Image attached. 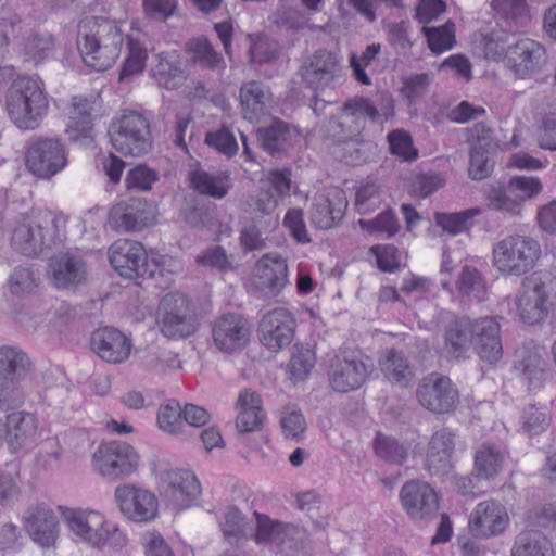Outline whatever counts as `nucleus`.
I'll use <instances>...</instances> for the list:
<instances>
[{"label":"nucleus","instance_id":"nucleus-3","mask_svg":"<svg viewBox=\"0 0 556 556\" xmlns=\"http://www.w3.org/2000/svg\"><path fill=\"white\" fill-rule=\"evenodd\" d=\"M5 109L20 129H35L47 114L48 99L40 79L21 76L7 90Z\"/></svg>","mask_w":556,"mask_h":556},{"label":"nucleus","instance_id":"nucleus-42","mask_svg":"<svg viewBox=\"0 0 556 556\" xmlns=\"http://www.w3.org/2000/svg\"><path fill=\"white\" fill-rule=\"evenodd\" d=\"M54 51L53 37L46 33H31L20 45V54L25 62L38 65L49 59Z\"/></svg>","mask_w":556,"mask_h":556},{"label":"nucleus","instance_id":"nucleus-31","mask_svg":"<svg viewBox=\"0 0 556 556\" xmlns=\"http://www.w3.org/2000/svg\"><path fill=\"white\" fill-rule=\"evenodd\" d=\"M260 285L271 295L278 294L288 285V265L277 253L263 255L255 266Z\"/></svg>","mask_w":556,"mask_h":556},{"label":"nucleus","instance_id":"nucleus-12","mask_svg":"<svg viewBox=\"0 0 556 556\" xmlns=\"http://www.w3.org/2000/svg\"><path fill=\"white\" fill-rule=\"evenodd\" d=\"M160 493L173 509L181 510L201 494V485L192 471L169 469L161 475Z\"/></svg>","mask_w":556,"mask_h":556},{"label":"nucleus","instance_id":"nucleus-53","mask_svg":"<svg viewBox=\"0 0 556 556\" xmlns=\"http://www.w3.org/2000/svg\"><path fill=\"white\" fill-rule=\"evenodd\" d=\"M128 54L119 73V80L131 78L142 73L147 59V48L135 38H128Z\"/></svg>","mask_w":556,"mask_h":556},{"label":"nucleus","instance_id":"nucleus-34","mask_svg":"<svg viewBox=\"0 0 556 556\" xmlns=\"http://www.w3.org/2000/svg\"><path fill=\"white\" fill-rule=\"evenodd\" d=\"M237 406L239 409L236 426L240 433L254 432L262 429L265 414L262 401L257 393L244 390L239 394Z\"/></svg>","mask_w":556,"mask_h":556},{"label":"nucleus","instance_id":"nucleus-30","mask_svg":"<svg viewBox=\"0 0 556 556\" xmlns=\"http://www.w3.org/2000/svg\"><path fill=\"white\" fill-rule=\"evenodd\" d=\"M91 348L103 361L118 364L128 358L131 343L121 331L103 328L92 333Z\"/></svg>","mask_w":556,"mask_h":556},{"label":"nucleus","instance_id":"nucleus-23","mask_svg":"<svg viewBox=\"0 0 556 556\" xmlns=\"http://www.w3.org/2000/svg\"><path fill=\"white\" fill-rule=\"evenodd\" d=\"M152 222L148 203L135 198L116 203L109 214L111 228L119 232L139 231Z\"/></svg>","mask_w":556,"mask_h":556},{"label":"nucleus","instance_id":"nucleus-37","mask_svg":"<svg viewBox=\"0 0 556 556\" xmlns=\"http://www.w3.org/2000/svg\"><path fill=\"white\" fill-rule=\"evenodd\" d=\"M230 177L227 172L211 174L202 168L189 172V181L192 189L203 195L223 199L229 191Z\"/></svg>","mask_w":556,"mask_h":556},{"label":"nucleus","instance_id":"nucleus-13","mask_svg":"<svg viewBox=\"0 0 556 556\" xmlns=\"http://www.w3.org/2000/svg\"><path fill=\"white\" fill-rule=\"evenodd\" d=\"M341 70L338 54L318 49L304 60L300 74L305 86L317 91L331 86L340 77Z\"/></svg>","mask_w":556,"mask_h":556},{"label":"nucleus","instance_id":"nucleus-5","mask_svg":"<svg viewBox=\"0 0 556 556\" xmlns=\"http://www.w3.org/2000/svg\"><path fill=\"white\" fill-rule=\"evenodd\" d=\"M541 256L540 243L530 236L508 235L492 249V264L504 277H521L534 268Z\"/></svg>","mask_w":556,"mask_h":556},{"label":"nucleus","instance_id":"nucleus-9","mask_svg":"<svg viewBox=\"0 0 556 556\" xmlns=\"http://www.w3.org/2000/svg\"><path fill=\"white\" fill-rule=\"evenodd\" d=\"M553 282L543 281L540 277H528L521 282V291L517 296L520 318L530 325L542 321L553 307L551 295Z\"/></svg>","mask_w":556,"mask_h":556},{"label":"nucleus","instance_id":"nucleus-61","mask_svg":"<svg viewBox=\"0 0 556 556\" xmlns=\"http://www.w3.org/2000/svg\"><path fill=\"white\" fill-rule=\"evenodd\" d=\"M488 200L490 208L494 211L510 215H518L520 213L522 203L516 193L508 192V185L505 188L491 189Z\"/></svg>","mask_w":556,"mask_h":556},{"label":"nucleus","instance_id":"nucleus-57","mask_svg":"<svg viewBox=\"0 0 556 556\" xmlns=\"http://www.w3.org/2000/svg\"><path fill=\"white\" fill-rule=\"evenodd\" d=\"M430 50L434 53H441L453 48L455 40V25L452 22L439 27H424Z\"/></svg>","mask_w":556,"mask_h":556},{"label":"nucleus","instance_id":"nucleus-28","mask_svg":"<svg viewBox=\"0 0 556 556\" xmlns=\"http://www.w3.org/2000/svg\"><path fill=\"white\" fill-rule=\"evenodd\" d=\"M25 529L30 538L42 547L54 545L59 536V522L54 513L45 505H37L27 510Z\"/></svg>","mask_w":556,"mask_h":556},{"label":"nucleus","instance_id":"nucleus-32","mask_svg":"<svg viewBox=\"0 0 556 556\" xmlns=\"http://www.w3.org/2000/svg\"><path fill=\"white\" fill-rule=\"evenodd\" d=\"M3 440L7 439L12 451H16L35 442L37 435L36 418L28 413L15 412L2 422Z\"/></svg>","mask_w":556,"mask_h":556},{"label":"nucleus","instance_id":"nucleus-26","mask_svg":"<svg viewBox=\"0 0 556 556\" xmlns=\"http://www.w3.org/2000/svg\"><path fill=\"white\" fill-rule=\"evenodd\" d=\"M48 274L54 287L71 289L85 281L87 270L80 256L67 252L50 260Z\"/></svg>","mask_w":556,"mask_h":556},{"label":"nucleus","instance_id":"nucleus-54","mask_svg":"<svg viewBox=\"0 0 556 556\" xmlns=\"http://www.w3.org/2000/svg\"><path fill=\"white\" fill-rule=\"evenodd\" d=\"M521 425L530 437L540 435L549 428L551 415L546 407L530 404L523 408Z\"/></svg>","mask_w":556,"mask_h":556},{"label":"nucleus","instance_id":"nucleus-64","mask_svg":"<svg viewBox=\"0 0 556 556\" xmlns=\"http://www.w3.org/2000/svg\"><path fill=\"white\" fill-rule=\"evenodd\" d=\"M199 265L227 273L235 269L232 256L227 255L224 248L219 245L210 247L197 256Z\"/></svg>","mask_w":556,"mask_h":556},{"label":"nucleus","instance_id":"nucleus-17","mask_svg":"<svg viewBox=\"0 0 556 556\" xmlns=\"http://www.w3.org/2000/svg\"><path fill=\"white\" fill-rule=\"evenodd\" d=\"M295 319L285 308H275L266 313L258 327L261 343L271 352L287 348L293 340Z\"/></svg>","mask_w":556,"mask_h":556},{"label":"nucleus","instance_id":"nucleus-55","mask_svg":"<svg viewBox=\"0 0 556 556\" xmlns=\"http://www.w3.org/2000/svg\"><path fill=\"white\" fill-rule=\"evenodd\" d=\"M23 28L21 14L9 5L0 9V54L9 51L10 37L17 35Z\"/></svg>","mask_w":556,"mask_h":556},{"label":"nucleus","instance_id":"nucleus-24","mask_svg":"<svg viewBox=\"0 0 556 556\" xmlns=\"http://www.w3.org/2000/svg\"><path fill=\"white\" fill-rule=\"evenodd\" d=\"M345 119L356 122L355 132H358L365 127L361 119L368 117L371 122H377L379 118L388 121L394 113V101L391 94L381 92L374 99L369 98H355L345 103Z\"/></svg>","mask_w":556,"mask_h":556},{"label":"nucleus","instance_id":"nucleus-7","mask_svg":"<svg viewBox=\"0 0 556 556\" xmlns=\"http://www.w3.org/2000/svg\"><path fill=\"white\" fill-rule=\"evenodd\" d=\"M157 323L162 333L172 339L187 338L193 334L198 327L187 298L179 292H169L162 298Z\"/></svg>","mask_w":556,"mask_h":556},{"label":"nucleus","instance_id":"nucleus-46","mask_svg":"<svg viewBox=\"0 0 556 556\" xmlns=\"http://www.w3.org/2000/svg\"><path fill=\"white\" fill-rule=\"evenodd\" d=\"M140 363L143 369L157 376L165 375L180 367L176 353L156 345L149 346L143 351L140 356Z\"/></svg>","mask_w":556,"mask_h":556},{"label":"nucleus","instance_id":"nucleus-29","mask_svg":"<svg viewBox=\"0 0 556 556\" xmlns=\"http://www.w3.org/2000/svg\"><path fill=\"white\" fill-rule=\"evenodd\" d=\"M475 319L466 316H452L444 327L445 354L451 358H462L467 355L475 336Z\"/></svg>","mask_w":556,"mask_h":556},{"label":"nucleus","instance_id":"nucleus-15","mask_svg":"<svg viewBox=\"0 0 556 556\" xmlns=\"http://www.w3.org/2000/svg\"><path fill=\"white\" fill-rule=\"evenodd\" d=\"M250 334L249 321L239 314H224L212 324L213 344L223 353L241 351L250 341Z\"/></svg>","mask_w":556,"mask_h":556},{"label":"nucleus","instance_id":"nucleus-56","mask_svg":"<svg viewBox=\"0 0 556 556\" xmlns=\"http://www.w3.org/2000/svg\"><path fill=\"white\" fill-rule=\"evenodd\" d=\"M489 144L486 139H479L471 148L468 173L475 180L486 178L492 170L488 151Z\"/></svg>","mask_w":556,"mask_h":556},{"label":"nucleus","instance_id":"nucleus-6","mask_svg":"<svg viewBox=\"0 0 556 556\" xmlns=\"http://www.w3.org/2000/svg\"><path fill=\"white\" fill-rule=\"evenodd\" d=\"M114 149L125 155L141 156L152 148L150 124L140 113L125 111L109 128Z\"/></svg>","mask_w":556,"mask_h":556},{"label":"nucleus","instance_id":"nucleus-27","mask_svg":"<svg viewBox=\"0 0 556 556\" xmlns=\"http://www.w3.org/2000/svg\"><path fill=\"white\" fill-rule=\"evenodd\" d=\"M475 348L479 357L489 363H497L503 355L501 327L496 318L483 317L475 319Z\"/></svg>","mask_w":556,"mask_h":556},{"label":"nucleus","instance_id":"nucleus-51","mask_svg":"<svg viewBox=\"0 0 556 556\" xmlns=\"http://www.w3.org/2000/svg\"><path fill=\"white\" fill-rule=\"evenodd\" d=\"M157 64L153 75L157 84L168 90L177 89L185 81L184 71L178 62L170 60L169 54L162 52L156 55Z\"/></svg>","mask_w":556,"mask_h":556},{"label":"nucleus","instance_id":"nucleus-59","mask_svg":"<svg viewBox=\"0 0 556 556\" xmlns=\"http://www.w3.org/2000/svg\"><path fill=\"white\" fill-rule=\"evenodd\" d=\"M275 228H263L256 222L249 219L240 231V247L243 253L262 251L267 247L265 233Z\"/></svg>","mask_w":556,"mask_h":556},{"label":"nucleus","instance_id":"nucleus-40","mask_svg":"<svg viewBox=\"0 0 556 556\" xmlns=\"http://www.w3.org/2000/svg\"><path fill=\"white\" fill-rule=\"evenodd\" d=\"M383 375L401 387H407L414 379V370L405 355L394 349L387 350L379 361Z\"/></svg>","mask_w":556,"mask_h":556},{"label":"nucleus","instance_id":"nucleus-49","mask_svg":"<svg viewBox=\"0 0 556 556\" xmlns=\"http://www.w3.org/2000/svg\"><path fill=\"white\" fill-rule=\"evenodd\" d=\"M503 453L494 444L481 445L475 455V470L477 478L492 479L501 470L503 464Z\"/></svg>","mask_w":556,"mask_h":556},{"label":"nucleus","instance_id":"nucleus-2","mask_svg":"<svg viewBox=\"0 0 556 556\" xmlns=\"http://www.w3.org/2000/svg\"><path fill=\"white\" fill-rule=\"evenodd\" d=\"M66 217L50 212H31L15 225L11 244L25 256H37L43 249L61 241Z\"/></svg>","mask_w":556,"mask_h":556},{"label":"nucleus","instance_id":"nucleus-52","mask_svg":"<svg viewBox=\"0 0 556 556\" xmlns=\"http://www.w3.org/2000/svg\"><path fill=\"white\" fill-rule=\"evenodd\" d=\"M457 288L462 294L478 301L486 295V282L481 273L473 266L465 265L457 280Z\"/></svg>","mask_w":556,"mask_h":556},{"label":"nucleus","instance_id":"nucleus-48","mask_svg":"<svg viewBox=\"0 0 556 556\" xmlns=\"http://www.w3.org/2000/svg\"><path fill=\"white\" fill-rule=\"evenodd\" d=\"M377 456L394 465L404 464L410 453V444L378 432L374 440Z\"/></svg>","mask_w":556,"mask_h":556},{"label":"nucleus","instance_id":"nucleus-4","mask_svg":"<svg viewBox=\"0 0 556 556\" xmlns=\"http://www.w3.org/2000/svg\"><path fill=\"white\" fill-rule=\"evenodd\" d=\"M63 519L77 539L92 547L122 548L127 543L122 530L97 510L66 509Z\"/></svg>","mask_w":556,"mask_h":556},{"label":"nucleus","instance_id":"nucleus-36","mask_svg":"<svg viewBox=\"0 0 556 556\" xmlns=\"http://www.w3.org/2000/svg\"><path fill=\"white\" fill-rule=\"evenodd\" d=\"M491 5L502 28L515 33L531 20L526 0H492Z\"/></svg>","mask_w":556,"mask_h":556},{"label":"nucleus","instance_id":"nucleus-47","mask_svg":"<svg viewBox=\"0 0 556 556\" xmlns=\"http://www.w3.org/2000/svg\"><path fill=\"white\" fill-rule=\"evenodd\" d=\"M277 206L278 200L269 190L261 192L249 203V219L263 228H276L279 223V217L275 214Z\"/></svg>","mask_w":556,"mask_h":556},{"label":"nucleus","instance_id":"nucleus-22","mask_svg":"<svg viewBox=\"0 0 556 556\" xmlns=\"http://www.w3.org/2000/svg\"><path fill=\"white\" fill-rule=\"evenodd\" d=\"M400 500L405 511L414 519L428 518L439 507L437 492L429 483L420 480L406 482L401 488Z\"/></svg>","mask_w":556,"mask_h":556},{"label":"nucleus","instance_id":"nucleus-43","mask_svg":"<svg viewBox=\"0 0 556 556\" xmlns=\"http://www.w3.org/2000/svg\"><path fill=\"white\" fill-rule=\"evenodd\" d=\"M516 368L531 389L541 388L545 379L546 363L542 355L534 350L521 349L518 351Z\"/></svg>","mask_w":556,"mask_h":556},{"label":"nucleus","instance_id":"nucleus-33","mask_svg":"<svg viewBox=\"0 0 556 556\" xmlns=\"http://www.w3.org/2000/svg\"><path fill=\"white\" fill-rule=\"evenodd\" d=\"M239 99L244 118L253 122L268 110L271 92L263 83L251 80L240 87Z\"/></svg>","mask_w":556,"mask_h":556},{"label":"nucleus","instance_id":"nucleus-45","mask_svg":"<svg viewBox=\"0 0 556 556\" xmlns=\"http://www.w3.org/2000/svg\"><path fill=\"white\" fill-rule=\"evenodd\" d=\"M31 369L27 354L17 346H0V375L23 380Z\"/></svg>","mask_w":556,"mask_h":556},{"label":"nucleus","instance_id":"nucleus-8","mask_svg":"<svg viewBox=\"0 0 556 556\" xmlns=\"http://www.w3.org/2000/svg\"><path fill=\"white\" fill-rule=\"evenodd\" d=\"M140 457L136 450L122 441L103 443L93 454L96 470L108 479L130 476L138 469Z\"/></svg>","mask_w":556,"mask_h":556},{"label":"nucleus","instance_id":"nucleus-35","mask_svg":"<svg viewBox=\"0 0 556 556\" xmlns=\"http://www.w3.org/2000/svg\"><path fill=\"white\" fill-rule=\"evenodd\" d=\"M256 532L255 541L258 544H274L280 548L288 539L302 534V529L291 523L273 520L265 515L255 513Z\"/></svg>","mask_w":556,"mask_h":556},{"label":"nucleus","instance_id":"nucleus-44","mask_svg":"<svg viewBox=\"0 0 556 556\" xmlns=\"http://www.w3.org/2000/svg\"><path fill=\"white\" fill-rule=\"evenodd\" d=\"M511 556H553V548L543 533L527 530L515 538Z\"/></svg>","mask_w":556,"mask_h":556},{"label":"nucleus","instance_id":"nucleus-10","mask_svg":"<svg viewBox=\"0 0 556 556\" xmlns=\"http://www.w3.org/2000/svg\"><path fill=\"white\" fill-rule=\"evenodd\" d=\"M416 396L419 404L433 414H448L458 404L459 393L452 380L432 372L421 379Z\"/></svg>","mask_w":556,"mask_h":556},{"label":"nucleus","instance_id":"nucleus-25","mask_svg":"<svg viewBox=\"0 0 556 556\" xmlns=\"http://www.w3.org/2000/svg\"><path fill=\"white\" fill-rule=\"evenodd\" d=\"M346 207L344 192L339 188H329L315 198L311 222L319 229H330L342 220Z\"/></svg>","mask_w":556,"mask_h":556},{"label":"nucleus","instance_id":"nucleus-11","mask_svg":"<svg viewBox=\"0 0 556 556\" xmlns=\"http://www.w3.org/2000/svg\"><path fill=\"white\" fill-rule=\"evenodd\" d=\"M67 164V154L62 141L58 138H39L26 152L28 170L43 179H50Z\"/></svg>","mask_w":556,"mask_h":556},{"label":"nucleus","instance_id":"nucleus-38","mask_svg":"<svg viewBox=\"0 0 556 556\" xmlns=\"http://www.w3.org/2000/svg\"><path fill=\"white\" fill-rule=\"evenodd\" d=\"M92 111L93 105L87 99H73L66 124V134L70 140L77 141L89 136L92 130Z\"/></svg>","mask_w":556,"mask_h":556},{"label":"nucleus","instance_id":"nucleus-39","mask_svg":"<svg viewBox=\"0 0 556 556\" xmlns=\"http://www.w3.org/2000/svg\"><path fill=\"white\" fill-rule=\"evenodd\" d=\"M261 147L271 155H280L292 146V132L287 123L275 119L269 126L258 129Z\"/></svg>","mask_w":556,"mask_h":556},{"label":"nucleus","instance_id":"nucleus-62","mask_svg":"<svg viewBox=\"0 0 556 556\" xmlns=\"http://www.w3.org/2000/svg\"><path fill=\"white\" fill-rule=\"evenodd\" d=\"M363 229L369 232L382 235L386 238H391L400 230V223L394 212L387 210L377 215L370 220H359Z\"/></svg>","mask_w":556,"mask_h":556},{"label":"nucleus","instance_id":"nucleus-14","mask_svg":"<svg viewBox=\"0 0 556 556\" xmlns=\"http://www.w3.org/2000/svg\"><path fill=\"white\" fill-rule=\"evenodd\" d=\"M115 501L122 514L135 522H149L156 518L159 502L151 491L134 484L115 489Z\"/></svg>","mask_w":556,"mask_h":556},{"label":"nucleus","instance_id":"nucleus-21","mask_svg":"<svg viewBox=\"0 0 556 556\" xmlns=\"http://www.w3.org/2000/svg\"><path fill=\"white\" fill-rule=\"evenodd\" d=\"M367 377L368 366L362 356L355 353H343L332 361L330 383L339 392L358 389Z\"/></svg>","mask_w":556,"mask_h":556},{"label":"nucleus","instance_id":"nucleus-60","mask_svg":"<svg viewBox=\"0 0 556 556\" xmlns=\"http://www.w3.org/2000/svg\"><path fill=\"white\" fill-rule=\"evenodd\" d=\"M279 422L286 439L299 440L306 430L304 415L299 408L292 405L283 407Z\"/></svg>","mask_w":556,"mask_h":556},{"label":"nucleus","instance_id":"nucleus-20","mask_svg":"<svg viewBox=\"0 0 556 556\" xmlns=\"http://www.w3.org/2000/svg\"><path fill=\"white\" fill-rule=\"evenodd\" d=\"M457 442V434L451 428L442 427L432 433L426 453V468L431 476L450 471Z\"/></svg>","mask_w":556,"mask_h":556},{"label":"nucleus","instance_id":"nucleus-16","mask_svg":"<svg viewBox=\"0 0 556 556\" xmlns=\"http://www.w3.org/2000/svg\"><path fill=\"white\" fill-rule=\"evenodd\" d=\"M546 63V50L538 41L525 38L508 47L507 67L517 78L532 77L541 72Z\"/></svg>","mask_w":556,"mask_h":556},{"label":"nucleus","instance_id":"nucleus-41","mask_svg":"<svg viewBox=\"0 0 556 556\" xmlns=\"http://www.w3.org/2000/svg\"><path fill=\"white\" fill-rule=\"evenodd\" d=\"M187 49L192 64L215 72H223L226 68L223 55L214 49L207 38L200 37L190 40L187 43Z\"/></svg>","mask_w":556,"mask_h":556},{"label":"nucleus","instance_id":"nucleus-1","mask_svg":"<svg viewBox=\"0 0 556 556\" xmlns=\"http://www.w3.org/2000/svg\"><path fill=\"white\" fill-rule=\"evenodd\" d=\"M124 36L112 22L91 18L79 25L77 47L84 63L101 72L110 68L118 58Z\"/></svg>","mask_w":556,"mask_h":556},{"label":"nucleus","instance_id":"nucleus-50","mask_svg":"<svg viewBox=\"0 0 556 556\" xmlns=\"http://www.w3.org/2000/svg\"><path fill=\"white\" fill-rule=\"evenodd\" d=\"M182 407L176 400H168L157 409L159 428L176 437H182L187 433V426L184 422Z\"/></svg>","mask_w":556,"mask_h":556},{"label":"nucleus","instance_id":"nucleus-18","mask_svg":"<svg viewBox=\"0 0 556 556\" xmlns=\"http://www.w3.org/2000/svg\"><path fill=\"white\" fill-rule=\"evenodd\" d=\"M109 260L118 275L127 279L143 277L148 271V255L138 241H115L109 249Z\"/></svg>","mask_w":556,"mask_h":556},{"label":"nucleus","instance_id":"nucleus-58","mask_svg":"<svg viewBox=\"0 0 556 556\" xmlns=\"http://www.w3.org/2000/svg\"><path fill=\"white\" fill-rule=\"evenodd\" d=\"M248 523L241 511L236 507H229L224 516L222 530L229 543H239L248 539Z\"/></svg>","mask_w":556,"mask_h":556},{"label":"nucleus","instance_id":"nucleus-63","mask_svg":"<svg viewBox=\"0 0 556 556\" xmlns=\"http://www.w3.org/2000/svg\"><path fill=\"white\" fill-rule=\"evenodd\" d=\"M205 143L229 159L239 151L235 134L227 127L207 132Z\"/></svg>","mask_w":556,"mask_h":556},{"label":"nucleus","instance_id":"nucleus-19","mask_svg":"<svg viewBox=\"0 0 556 556\" xmlns=\"http://www.w3.org/2000/svg\"><path fill=\"white\" fill-rule=\"evenodd\" d=\"M509 523L504 505L494 500L479 503L469 517L468 529L473 538L490 539L503 533Z\"/></svg>","mask_w":556,"mask_h":556}]
</instances>
